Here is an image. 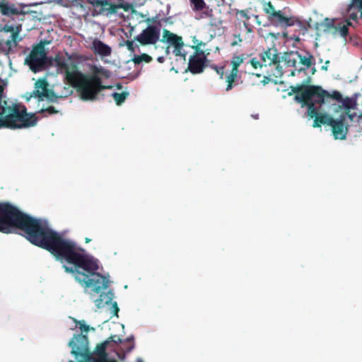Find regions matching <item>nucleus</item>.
Segmentation results:
<instances>
[{
    "label": "nucleus",
    "instance_id": "1",
    "mask_svg": "<svg viewBox=\"0 0 362 362\" xmlns=\"http://www.w3.org/2000/svg\"><path fill=\"white\" fill-rule=\"evenodd\" d=\"M16 229L33 245L49 251L57 260L66 261L74 267L64 265L66 272L74 274L76 280L88 291L98 308L105 307L113 299L112 291L103 292L109 280L99 272L96 259L85 255L75 242L64 238L41 219L23 212L8 202H0V233L10 234Z\"/></svg>",
    "mask_w": 362,
    "mask_h": 362
},
{
    "label": "nucleus",
    "instance_id": "2",
    "mask_svg": "<svg viewBox=\"0 0 362 362\" xmlns=\"http://www.w3.org/2000/svg\"><path fill=\"white\" fill-rule=\"evenodd\" d=\"M64 57H56L55 62L58 69L65 74L66 80L75 87L83 100H95L98 93L105 89H111L112 86L103 85L100 76L105 78L111 76L110 70L102 67L93 66L92 74H85L78 71L76 64L69 62Z\"/></svg>",
    "mask_w": 362,
    "mask_h": 362
},
{
    "label": "nucleus",
    "instance_id": "3",
    "mask_svg": "<svg viewBox=\"0 0 362 362\" xmlns=\"http://www.w3.org/2000/svg\"><path fill=\"white\" fill-rule=\"evenodd\" d=\"M336 100L338 103L337 106L334 107V112L339 113V119H334L327 113L320 112L319 108L316 109V115L313 116V127H320L323 125H329L332 127V132L335 139L344 140L348 133V124H345L346 118L354 121L356 116V110H358L357 95L352 97L332 99L331 102Z\"/></svg>",
    "mask_w": 362,
    "mask_h": 362
},
{
    "label": "nucleus",
    "instance_id": "4",
    "mask_svg": "<svg viewBox=\"0 0 362 362\" xmlns=\"http://www.w3.org/2000/svg\"><path fill=\"white\" fill-rule=\"evenodd\" d=\"M4 86L0 85V129H21L36 125L37 118L27 112L24 105L3 101Z\"/></svg>",
    "mask_w": 362,
    "mask_h": 362
},
{
    "label": "nucleus",
    "instance_id": "5",
    "mask_svg": "<svg viewBox=\"0 0 362 362\" xmlns=\"http://www.w3.org/2000/svg\"><path fill=\"white\" fill-rule=\"evenodd\" d=\"M291 90L296 93L295 100L300 103L302 107H307L308 115L310 118L316 115V105L322 106L331 103L332 99L341 98V93L338 90H333L330 93L320 86L298 84L291 86Z\"/></svg>",
    "mask_w": 362,
    "mask_h": 362
},
{
    "label": "nucleus",
    "instance_id": "6",
    "mask_svg": "<svg viewBox=\"0 0 362 362\" xmlns=\"http://www.w3.org/2000/svg\"><path fill=\"white\" fill-rule=\"evenodd\" d=\"M10 21L8 23L4 24L3 30L6 33H11L10 39L6 41L0 40V54L8 55L11 50L12 45H16L17 42L21 40L19 37L20 33L22 31V24L18 18L13 20L8 18Z\"/></svg>",
    "mask_w": 362,
    "mask_h": 362
},
{
    "label": "nucleus",
    "instance_id": "7",
    "mask_svg": "<svg viewBox=\"0 0 362 362\" xmlns=\"http://www.w3.org/2000/svg\"><path fill=\"white\" fill-rule=\"evenodd\" d=\"M45 45V42L42 41L34 45L30 53L25 59V64L35 73L45 69L47 66V57Z\"/></svg>",
    "mask_w": 362,
    "mask_h": 362
},
{
    "label": "nucleus",
    "instance_id": "8",
    "mask_svg": "<svg viewBox=\"0 0 362 362\" xmlns=\"http://www.w3.org/2000/svg\"><path fill=\"white\" fill-rule=\"evenodd\" d=\"M26 6L21 3H15L10 0H0V13L2 16L16 18L18 21H24L25 16L28 13L25 11Z\"/></svg>",
    "mask_w": 362,
    "mask_h": 362
},
{
    "label": "nucleus",
    "instance_id": "9",
    "mask_svg": "<svg viewBox=\"0 0 362 362\" xmlns=\"http://www.w3.org/2000/svg\"><path fill=\"white\" fill-rule=\"evenodd\" d=\"M87 2L93 5V11L97 15H103L105 16H110L112 14L117 13L119 8H123L125 11L129 10L127 4L120 3L115 4L111 2V0H86Z\"/></svg>",
    "mask_w": 362,
    "mask_h": 362
},
{
    "label": "nucleus",
    "instance_id": "10",
    "mask_svg": "<svg viewBox=\"0 0 362 362\" xmlns=\"http://www.w3.org/2000/svg\"><path fill=\"white\" fill-rule=\"evenodd\" d=\"M209 52L197 51L194 52L188 59V66L187 71L192 74H199L204 72L206 67L208 66L209 60L207 56Z\"/></svg>",
    "mask_w": 362,
    "mask_h": 362
},
{
    "label": "nucleus",
    "instance_id": "11",
    "mask_svg": "<svg viewBox=\"0 0 362 362\" xmlns=\"http://www.w3.org/2000/svg\"><path fill=\"white\" fill-rule=\"evenodd\" d=\"M248 55L245 54H241L240 55H234L232 57L230 61L232 69L230 72L226 77V81L227 83L226 90L227 92L231 90L234 86L238 84V78H240V76L238 75V68L240 64L244 63Z\"/></svg>",
    "mask_w": 362,
    "mask_h": 362
},
{
    "label": "nucleus",
    "instance_id": "12",
    "mask_svg": "<svg viewBox=\"0 0 362 362\" xmlns=\"http://www.w3.org/2000/svg\"><path fill=\"white\" fill-rule=\"evenodd\" d=\"M162 41H165L174 47L173 53L177 57H181L185 61L186 60L187 52L183 49L185 44L182 38L167 29L163 31Z\"/></svg>",
    "mask_w": 362,
    "mask_h": 362
},
{
    "label": "nucleus",
    "instance_id": "13",
    "mask_svg": "<svg viewBox=\"0 0 362 362\" xmlns=\"http://www.w3.org/2000/svg\"><path fill=\"white\" fill-rule=\"evenodd\" d=\"M160 28L156 25H148L146 29L134 37V40L145 46L155 45L160 38Z\"/></svg>",
    "mask_w": 362,
    "mask_h": 362
},
{
    "label": "nucleus",
    "instance_id": "14",
    "mask_svg": "<svg viewBox=\"0 0 362 362\" xmlns=\"http://www.w3.org/2000/svg\"><path fill=\"white\" fill-rule=\"evenodd\" d=\"M69 345L71 348V354L75 356H83L88 352V340L86 335H75Z\"/></svg>",
    "mask_w": 362,
    "mask_h": 362
},
{
    "label": "nucleus",
    "instance_id": "15",
    "mask_svg": "<svg viewBox=\"0 0 362 362\" xmlns=\"http://www.w3.org/2000/svg\"><path fill=\"white\" fill-rule=\"evenodd\" d=\"M341 13L345 18L358 24V21L362 19V0H350Z\"/></svg>",
    "mask_w": 362,
    "mask_h": 362
},
{
    "label": "nucleus",
    "instance_id": "16",
    "mask_svg": "<svg viewBox=\"0 0 362 362\" xmlns=\"http://www.w3.org/2000/svg\"><path fill=\"white\" fill-rule=\"evenodd\" d=\"M349 18H345L343 21L334 23L333 20L325 19V26L327 30H333L334 34H338L346 38L349 35V27L353 26V23Z\"/></svg>",
    "mask_w": 362,
    "mask_h": 362
},
{
    "label": "nucleus",
    "instance_id": "17",
    "mask_svg": "<svg viewBox=\"0 0 362 362\" xmlns=\"http://www.w3.org/2000/svg\"><path fill=\"white\" fill-rule=\"evenodd\" d=\"M268 21L274 26L285 28L293 25L295 23V20L293 17L285 16L280 10L273 13V15L268 19Z\"/></svg>",
    "mask_w": 362,
    "mask_h": 362
},
{
    "label": "nucleus",
    "instance_id": "18",
    "mask_svg": "<svg viewBox=\"0 0 362 362\" xmlns=\"http://www.w3.org/2000/svg\"><path fill=\"white\" fill-rule=\"evenodd\" d=\"M48 83L45 79H39L35 83V90L33 91L30 97L38 98L42 99L43 98H51L54 95L52 91H49L47 88Z\"/></svg>",
    "mask_w": 362,
    "mask_h": 362
},
{
    "label": "nucleus",
    "instance_id": "19",
    "mask_svg": "<svg viewBox=\"0 0 362 362\" xmlns=\"http://www.w3.org/2000/svg\"><path fill=\"white\" fill-rule=\"evenodd\" d=\"M261 61L264 66L276 64L280 62V57L276 48H268L261 54Z\"/></svg>",
    "mask_w": 362,
    "mask_h": 362
},
{
    "label": "nucleus",
    "instance_id": "20",
    "mask_svg": "<svg viewBox=\"0 0 362 362\" xmlns=\"http://www.w3.org/2000/svg\"><path fill=\"white\" fill-rule=\"evenodd\" d=\"M90 49L95 54H99L102 57H108L112 52L110 46L97 38L93 41Z\"/></svg>",
    "mask_w": 362,
    "mask_h": 362
},
{
    "label": "nucleus",
    "instance_id": "21",
    "mask_svg": "<svg viewBox=\"0 0 362 362\" xmlns=\"http://www.w3.org/2000/svg\"><path fill=\"white\" fill-rule=\"evenodd\" d=\"M296 54L299 62L305 66L304 68L299 69L298 72L305 71L313 65L315 64V58L310 53L307 52L305 55H302L298 52H296Z\"/></svg>",
    "mask_w": 362,
    "mask_h": 362
},
{
    "label": "nucleus",
    "instance_id": "22",
    "mask_svg": "<svg viewBox=\"0 0 362 362\" xmlns=\"http://www.w3.org/2000/svg\"><path fill=\"white\" fill-rule=\"evenodd\" d=\"M233 12L235 15V16L238 18V20L244 19L243 25L244 27L247 30L248 32L252 31V28L250 27L249 23L247 21L250 20V17L248 14V10H238V9H234Z\"/></svg>",
    "mask_w": 362,
    "mask_h": 362
},
{
    "label": "nucleus",
    "instance_id": "23",
    "mask_svg": "<svg viewBox=\"0 0 362 362\" xmlns=\"http://www.w3.org/2000/svg\"><path fill=\"white\" fill-rule=\"evenodd\" d=\"M109 340L102 342L101 344L97 345L95 348V355L101 360L105 361L107 358V353L106 348L107 344H109Z\"/></svg>",
    "mask_w": 362,
    "mask_h": 362
},
{
    "label": "nucleus",
    "instance_id": "24",
    "mask_svg": "<svg viewBox=\"0 0 362 362\" xmlns=\"http://www.w3.org/2000/svg\"><path fill=\"white\" fill-rule=\"evenodd\" d=\"M282 58L285 64L287 65V66L296 67L298 61L296 52L285 53Z\"/></svg>",
    "mask_w": 362,
    "mask_h": 362
},
{
    "label": "nucleus",
    "instance_id": "25",
    "mask_svg": "<svg viewBox=\"0 0 362 362\" xmlns=\"http://www.w3.org/2000/svg\"><path fill=\"white\" fill-rule=\"evenodd\" d=\"M129 93L127 91H123L122 93H113L112 97L114 98L117 105H121L129 96Z\"/></svg>",
    "mask_w": 362,
    "mask_h": 362
},
{
    "label": "nucleus",
    "instance_id": "26",
    "mask_svg": "<svg viewBox=\"0 0 362 362\" xmlns=\"http://www.w3.org/2000/svg\"><path fill=\"white\" fill-rule=\"evenodd\" d=\"M153 60L152 57L149 56L147 54H141V55H135L134 58L132 59V62L135 64H139L142 62H144L146 63H149Z\"/></svg>",
    "mask_w": 362,
    "mask_h": 362
},
{
    "label": "nucleus",
    "instance_id": "27",
    "mask_svg": "<svg viewBox=\"0 0 362 362\" xmlns=\"http://www.w3.org/2000/svg\"><path fill=\"white\" fill-rule=\"evenodd\" d=\"M263 11L267 14V19L273 15V13L276 11L271 1L263 3Z\"/></svg>",
    "mask_w": 362,
    "mask_h": 362
},
{
    "label": "nucleus",
    "instance_id": "28",
    "mask_svg": "<svg viewBox=\"0 0 362 362\" xmlns=\"http://www.w3.org/2000/svg\"><path fill=\"white\" fill-rule=\"evenodd\" d=\"M190 3L195 11H202L206 6L204 0H190Z\"/></svg>",
    "mask_w": 362,
    "mask_h": 362
},
{
    "label": "nucleus",
    "instance_id": "29",
    "mask_svg": "<svg viewBox=\"0 0 362 362\" xmlns=\"http://www.w3.org/2000/svg\"><path fill=\"white\" fill-rule=\"evenodd\" d=\"M192 41H193V45L190 46V47L194 50V52H197L198 49H199V51H204L203 49H202V47L206 45V43L196 39L195 37H193Z\"/></svg>",
    "mask_w": 362,
    "mask_h": 362
},
{
    "label": "nucleus",
    "instance_id": "30",
    "mask_svg": "<svg viewBox=\"0 0 362 362\" xmlns=\"http://www.w3.org/2000/svg\"><path fill=\"white\" fill-rule=\"evenodd\" d=\"M210 67L216 72V74L220 76V78H223L225 73V67L223 66H218L217 65L212 64Z\"/></svg>",
    "mask_w": 362,
    "mask_h": 362
},
{
    "label": "nucleus",
    "instance_id": "31",
    "mask_svg": "<svg viewBox=\"0 0 362 362\" xmlns=\"http://www.w3.org/2000/svg\"><path fill=\"white\" fill-rule=\"evenodd\" d=\"M248 63L255 69L264 66L262 61H259L256 58H252L249 60Z\"/></svg>",
    "mask_w": 362,
    "mask_h": 362
},
{
    "label": "nucleus",
    "instance_id": "32",
    "mask_svg": "<svg viewBox=\"0 0 362 362\" xmlns=\"http://www.w3.org/2000/svg\"><path fill=\"white\" fill-rule=\"evenodd\" d=\"M40 112L42 113H47L48 115H54L58 112V111L53 106H49L45 109H42Z\"/></svg>",
    "mask_w": 362,
    "mask_h": 362
},
{
    "label": "nucleus",
    "instance_id": "33",
    "mask_svg": "<svg viewBox=\"0 0 362 362\" xmlns=\"http://www.w3.org/2000/svg\"><path fill=\"white\" fill-rule=\"evenodd\" d=\"M125 45H127L128 50H129L130 52H134V46L133 41L127 40L125 42Z\"/></svg>",
    "mask_w": 362,
    "mask_h": 362
},
{
    "label": "nucleus",
    "instance_id": "34",
    "mask_svg": "<svg viewBox=\"0 0 362 362\" xmlns=\"http://www.w3.org/2000/svg\"><path fill=\"white\" fill-rule=\"evenodd\" d=\"M80 323V329L82 330V331H84L86 332H88L89 329H90V327L88 325H85L84 322H79Z\"/></svg>",
    "mask_w": 362,
    "mask_h": 362
},
{
    "label": "nucleus",
    "instance_id": "35",
    "mask_svg": "<svg viewBox=\"0 0 362 362\" xmlns=\"http://www.w3.org/2000/svg\"><path fill=\"white\" fill-rule=\"evenodd\" d=\"M112 309H113V313L115 315H117V313L119 312V309L117 306V304L116 302H114L112 303Z\"/></svg>",
    "mask_w": 362,
    "mask_h": 362
},
{
    "label": "nucleus",
    "instance_id": "36",
    "mask_svg": "<svg viewBox=\"0 0 362 362\" xmlns=\"http://www.w3.org/2000/svg\"><path fill=\"white\" fill-rule=\"evenodd\" d=\"M358 109L357 110H356V119L358 121V122H362V112H358Z\"/></svg>",
    "mask_w": 362,
    "mask_h": 362
},
{
    "label": "nucleus",
    "instance_id": "37",
    "mask_svg": "<svg viewBox=\"0 0 362 362\" xmlns=\"http://www.w3.org/2000/svg\"><path fill=\"white\" fill-rule=\"evenodd\" d=\"M329 60H327L325 63V65H323L322 67H321V69L323 70V71H327L328 69V65L329 64Z\"/></svg>",
    "mask_w": 362,
    "mask_h": 362
},
{
    "label": "nucleus",
    "instance_id": "38",
    "mask_svg": "<svg viewBox=\"0 0 362 362\" xmlns=\"http://www.w3.org/2000/svg\"><path fill=\"white\" fill-rule=\"evenodd\" d=\"M145 21L147 23H156V18H148L147 19H146Z\"/></svg>",
    "mask_w": 362,
    "mask_h": 362
},
{
    "label": "nucleus",
    "instance_id": "39",
    "mask_svg": "<svg viewBox=\"0 0 362 362\" xmlns=\"http://www.w3.org/2000/svg\"><path fill=\"white\" fill-rule=\"evenodd\" d=\"M157 61L159 63H163L164 61H165V58L163 57H158V59H157Z\"/></svg>",
    "mask_w": 362,
    "mask_h": 362
},
{
    "label": "nucleus",
    "instance_id": "40",
    "mask_svg": "<svg viewBox=\"0 0 362 362\" xmlns=\"http://www.w3.org/2000/svg\"><path fill=\"white\" fill-rule=\"evenodd\" d=\"M296 71H298L296 69L295 70L292 71L291 73V75L293 76H295Z\"/></svg>",
    "mask_w": 362,
    "mask_h": 362
},
{
    "label": "nucleus",
    "instance_id": "41",
    "mask_svg": "<svg viewBox=\"0 0 362 362\" xmlns=\"http://www.w3.org/2000/svg\"><path fill=\"white\" fill-rule=\"evenodd\" d=\"M90 241H91V240H90V238H85V242H86V243H90Z\"/></svg>",
    "mask_w": 362,
    "mask_h": 362
},
{
    "label": "nucleus",
    "instance_id": "42",
    "mask_svg": "<svg viewBox=\"0 0 362 362\" xmlns=\"http://www.w3.org/2000/svg\"><path fill=\"white\" fill-rule=\"evenodd\" d=\"M117 88L118 89H121V88H122V86L121 84H119H119H117Z\"/></svg>",
    "mask_w": 362,
    "mask_h": 362
},
{
    "label": "nucleus",
    "instance_id": "43",
    "mask_svg": "<svg viewBox=\"0 0 362 362\" xmlns=\"http://www.w3.org/2000/svg\"><path fill=\"white\" fill-rule=\"evenodd\" d=\"M315 71H316V69L315 67H313L312 69V74H314L315 73Z\"/></svg>",
    "mask_w": 362,
    "mask_h": 362
},
{
    "label": "nucleus",
    "instance_id": "44",
    "mask_svg": "<svg viewBox=\"0 0 362 362\" xmlns=\"http://www.w3.org/2000/svg\"><path fill=\"white\" fill-rule=\"evenodd\" d=\"M237 45V42H232V44H231V45H232V46H235V45Z\"/></svg>",
    "mask_w": 362,
    "mask_h": 362
},
{
    "label": "nucleus",
    "instance_id": "45",
    "mask_svg": "<svg viewBox=\"0 0 362 362\" xmlns=\"http://www.w3.org/2000/svg\"><path fill=\"white\" fill-rule=\"evenodd\" d=\"M253 117H254L255 119H257V118H258V115H254V116H253Z\"/></svg>",
    "mask_w": 362,
    "mask_h": 362
},
{
    "label": "nucleus",
    "instance_id": "46",
    "mask_svg": "<svg viewBox=\"0 0 362 362\" xmlns=\"http://www.w3.org/2000/svg\"><path fill=\"white\" fill-rule=\"evenodd\" d=\"M137 362H143V361H141V359H138Z\"/></svg>",
    "mask_w": 362,
    "mask_h": 362
}]
</instances>
